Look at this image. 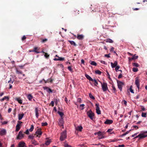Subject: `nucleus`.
Returning <instances> with one entry per match:
<instances>
[{
	"label": "nucleus",
	"mask_w": 147,
	"mask_h": 147,
	"mask_svg": "<svg viewBox=\"0 0 147 147\" xmlns=\"http://www.w3.org/2000/svg\"><path fill=\"white\" fill-rule=\"evenodd\" d=\"M95 73L96 74H98L99 75H101V72L98 70H96L95 71Z\"/></svg>",
	"instance_id": "nucleus-38"
},
{
	"label": "nucleus",
	"mask_w": 147,
	"mask_h": 147,
	"mask_svg": "<svg viewBox=\"0 0 147 147\" xmlns=\"http://www.w3.org/2000/svg\"><path fill=\"white\" fill-rule=\"evenodd\" d=\"M111 65L112 67V68H114L117 66V62L116 61L114 63H113L112 62H111Z\"/></svg>",
	"instance_id": "nucleus-16"
},
{
	"label": "nucleus",
	"mask_w": 147,
	"mask_h": 147,
	"mask_svg": "<svg viewBox=\"0 0 147 147\" xmlns=\"http://www.w3.org/2000/svg\"><path fill=\"white\" fill-rule=\"evenodd\" d=\"M34 129V126L33 125H31V127L30 128V129L29 130V131H30L31 132L33 131Z\"/></svg>",
	"instance_id": "nucleus-44"
},
{
	"label": "nucleus",
	"mask_w": 147,
	"mask_h": 147,
	"mask_svg": "<svg viewBox=\"0 0 147 147\" xmlns=\"http://www.w3.org/2000/svg\"><path fill=\"white\" fill-rule=\"evenodd\" d=\"M132 86H131L129 88V90L132 93H134V91L132 89Z\"/></svg>",
	"instance_id": "nucleus-52"
},
{
	"label": "nucleus",
	"mask_w": 147,
	"mask_h": 147,
	"mask_svg": "<svg viewBox=\"0 0 147 147\" xmlns=\"http://www.w3.org/2000/svg\"><path fill=\"white\" fill-rule=\"evenodd\" d=\"M132 64L134 66L138 67L139 66V65L136 63H133Z\"/></svg>",
	"instance_id": "nucleus-42"
},
{
	"label": "nucleus",
	"mask_w": 147,
	"mask_h": 147,
	"mask_svg": "<svg viewBox=\"0 0 147 147\" xmlns=\"http://www.w3.org/2000/svg\"><path fill=\"white\" fill-rule=\"evenodd\" d=\"M67 68L69 71H71V72L72 71L73 69H72L71 66H68V67Z\"/></svg>",
	"instance_id": "nucleus-53"
},
{
	"label": "nucleus",
	"mask_w": 147,
	"mask_h": 147,
	"mask_svg": "<svg viewBox=\"0 0 147 147\" xmlns=\"http://www.w3.org/2000/svg\"><path fill=\"white\" fill-rule=\"evenodd\" d=\"M15 99L18 101L19 103L20 104H22V100L20 98H16Z\"/></svg>",
	"instance_id": "nucleus-22"
},
{
	"label": "nucleus",
	"mask_w": 147,
	"mask_h": 147,
	"mask_svg": "<svg viewBox=\"0 0 147 147\" xmlns=\"http://www.w3.org/2000/svg\"><path fill=\"white\" fill-rule=\"evenodd\" d=\"M34 135L33 134L31 135H30L28 136V138L29 139H31L32 140H34Z\"/></svg>",
	"instance_id": "nucleus-32"
},
{
	"label": "nucleus",
	"mask_w": 147,
	"mask_h": 147,
	"mask_svg": "<svg viewBox=\"0 0 147 147\" xmlns=\"http://www.w3.org/2000/svg\"><path fill=\"white\" fill-rule=\"evenodd\" d=\"M87 114L88 116L91 119H93V117L94 116V114L92 111L91 110H90L89 111L87 112Z\"/></svg>",
	"instance_id": "nucleus-3"
},
{
	"label": "nucleus",
	"mask_w": 147,
	"mask_h": 147,
	"mask_svg": "<svg viewBox=\"0 0 147 147\" xmlns=\"http://www.w3.org/2000/svg\"><path fill=\"white\" fill-rule=\"evenodd\" d=\"M84 104H81L80 105V107H82L81 109L82 110H83L84 109Z\"/></svg>",
	"instance_id": "nucleus-48"
},
{
	"label": "nucleus",
	"mask_w": 147,
	"mask_h": 147,
	"mask_svg": "<svg viewBox=\"0 0 147 147\" xmlns=\"http://www.w3.org/2000/svg\"><path fill=\"white\" fill-rule=\"evenodd\" d=\"M85 76L88 79L89 81H93V79L88 75L85 74Z\"/></svg>",
	"instance_id": "nucleus-20"
},
{
	"label": "nucleus",
	"mask_w": 147,
	"mask_h": 147,
	"mask_svg": "<svg viewBox=\"0 0 147 147\" xmlns=\"http://www.w3.org/2000/svg\"><path fill=\"white\" fill-rule=\"evenodd\" d=\"M26 38L25 36H23L22 38V41L26 39Z\"/></svg>",
	"instance_id": "nucleus-60"
},
{
	"label": "nucleus",
	"mask_w": 147,
	"mask_h": 147,
	"mask_svg": "<svg viewBox=\"0 0 147 147\" xmlns=\"http://www.w3.org/2000/svg\"><path fill=\"white\" fill-rule=\"evenodd\" d=\"M51 105V106L52 107H53L54 106V102L53 101H51V103H50V105Z\"/></svg>",
	"instance_id": "nucleus-59"
},
{
	"label": "nucleus",
	"mask_w": 147,
	"mask_h": 147,
	"mask_svg": "<svg viewBox=\"0 0 147 147\" xmlns=\"http://www.w3.org/2000/svg\"><path fill=\"white\" fill-rule=\"evenodd\" d=\"M106 72H107V75L108 76V78L109 79H111V78H110V76L109 74V73H108V71H106Z\"/></svg>",
	"instance_id": "nucleus-57"
},
{
	"label": "nucleus",
	"mask_w": 147,
	"mask_h": 147,
	"mask_svg": "<svg viewBox=\"0 0 147 147\" xmlns=\"http://www.w3.org/2000/svg\"><path fill=\"white\" fill-rule=\"evenodd\" d=\"M54 101L55 102L56 105H57L58 102L59 101V100L58 98H55L54 99Z\"/></svg>",
	"instance_id": "nucleus-39"
},
{
	"label": "nucleus",
	"mask_w": 147,
	"mask_h": 147,
	"mask_svg": "<svg viewBox=\"0 0 147 147\" xmlns=\"http://www.w3.org/2000/svg\"><path fill=\"white\" fill-rule=\"evenodd\" d=\"M39 48L37 47H35L33 49V51L37 53H40L38 51L39 49Z\"/></svg>",
	"instance_id": "nucleus-15"
},
{
	"label": "nucleus",
	"mask_w": 147,
	"mask_h": 147,
	"mask_svg": "<svg viewBox=\"0 0 147 147\" xmlns=\"http://www.w3.org/2000/svg\"><path fill=\"white\" fill-rule=\"evenodd\" d=\"M63 120L62 118H61V119H60L59 120V125L61 126H63Z\"/></svg>",
	"instance_id": "nucleus-27"
},
{
	"label": "nucleus",
	"mask_w": 147,
	"mask_h": 147,
	"mask_svg": "<svg viewBox=\"0 0 147 147\" xmlns=\"http://www.w3.org/2000/svg\"><path fill=\"white\" fill-rule=\"evenodd\" d=\"M94 134L95 135H98L99 136H102L103 134V133L101 132L100 131H99L98 132H95L94 133Z\"/></svg>",
	"instance_id": "nucleus-21"
},
{
	"label": "nucleus",
	"mask_w": 147,
	"mask_h": 147,
	"mask_svg": "<svg viewBox=\"0 0 147 147\" xmlns=\"http://www.w3.org/2000/svg\"><path fill=\"white\" fill-rule=\"evenodd\" d=\"M92 81L93 82H94V85L95 86H97V85L98 84V82L95 79H93V81Z\"/></svg>",
	"instance_id": "nucleus-30"
},
{
	"label": "nucleus",
	"mask_w": 147,
	"mask_h": 147,
	"mask_svg": "<svg viewBox=\"0 0 147 147\" xmlns=\"http://www.w3.org/2000/svg\"><path fill=\"white\" fill-rule=\"evenodd\" d=\"M83 129V127H82L80 125V126H78L77 128L76 129L77 130L80 131H82V129Z\"/></svg>",
	"instance_id": "nucleus-24"
},
{
	"label": "nucleus",
	"mask_w": 147,
	"mask_h": 147,
	"mask_svg": "<svg viewBox=\"0 0 147 147\" xmlns=\"http://www.w3.org/2000/svg\"><path fill=\"white\" fill-rule=\"evenodd\" d=\"M16 131H18L20 129V124H17L16 126Z\"/></svg>",
	"instance_id": "nucleus-28"
},
{
	"label": "nucleus",
	"mask_w": 147,
	"mask_h": 147,
	"mask_svg": "<svg viewBox=\"0 0 147 147\" xmlns=\"http://www.w3.org/2000/svg\"><path fill=\"white\" fill-rule=\"evenodd\" d=\"M27 97L28 100L30 101H31L33 98V96L31 94H28L27 96Z\"/></svg>",
	"instance_id": "nucleus-26"
},
{
	"label": "nucleus",
	"mask_w": 147,
	"mask_h": 147,
	"mask_svg": "<svg viewBox=\"0 0 147 147\" xmlns=\"http://www.w3.org/2000/svg\"><path fill=\"white\" fill-rule=\"evenodd\" d=\"M101 84L102 89L103 92H105L107 90H109L108 87H107V84L106 83L103 82V83H101L100 81H99Z\"/></svg>",
	"instance_id": "nucleus-1"
},
{
	"label": "nucleus",
	"mask_w": 147,
	"mask_h": 147,
	"mask_svg": "<svg viewBox=\"0 0 147 147\" xmlns=\"http://www.w3.org/2000/svg\"><path fill=\"white\" fill-rule=\"evenodd\" d=\"M146 113L142 112V116L143 117H146Z\"/></svg>",
	"instance_id": "nucleus-46"
},
{
	"label": "nucleus",
	"mask_w": 147,
	"mask_h": 147,
	"mask_svg": "<svg viewBox=\"0 0 147 147\" xmlns=\"http://www.w3.org/2000/svg\"><path fill=\"white\" fill-rule=\"evenodd\" d=\"M89 96L90 98L94 100L95 99L94 97L92 95L91 93L89 94Z\"/></svg>",
	"instance_id": "nucleus-43"
},
{
	"label": "nucleus",
	"mask_w": 147,
	"mask_h": 147,
	"mask_svg": "<svg viewBox=\"0 0 147 147\" xmlns=\"http://www.w3.org/2000/svg\"><path fill=\"white\" fill-rule=\"evenodd\" d=\"M9 99V97L8 96H4V97L2 99H0V100L1 102H3L5 99H7L8 100Z\"/></svg>",
	"instance_id": "nucleus-31"
},
{
	"label": "nucleus",
	"mask_w": 147,
	"mask_h": 147,
	"mask_svg": "<svg viewBox=\"0 0 147 147\" xmlns=\"http://www.w3.org/2000/svg\"><path fill=\"white\" fill-rule=\"evenodd\" d=\"M122 77V75L121 74H120L118 76V78L120 79Z\"/></svg>",
	"instance_id": "nucleus-61"
},
{
	"label": "nucleus",
	"mask_w": 147,
	"mask_h": 147,
	"mask_svg": "<svg viewBox=\"0 0 147 147\" xmlns=\"http://www.w3.org/2000/svg\"><path fill=\"white\" fill-rule=\"evenodd\" d=\"M18 147H26V143L23 142H20L18 144Z\"/></svg>",
	"instance_id": "nucleus-10"
},
{
	"label": "nucleus",
	"mask_w": 147,
	"mask_h": 147,
	"mask_svg": "<svg viewBox=\"0 0 147 147\" xmlns=\"http://www.w3.org/2000/svg\"><path fill=\"white\" fill-rule=\"evenodd\" d=\"M147 137V135H145L144 134H140L138 136L135 137L134 138H139V139L144 138Z\"/></svg>",
	"instance_id": "nucleus-7"
},
{
	"label": "nucleus",
	"mask_w": 147,
	"mask_h": 147,
	"mask_svg": "<svg viewBox=\"0 0 147 147\" xmlns=\"http://www.w3.org/2000/svg\"><path fill=\"white\" fill-rule=\"evenodd\" d=\"M24 134L23 133V131H20L19 132L16 139L18 140H21L24 137Z\"/></svg>",
	"instance_id": "nucleus-5"
},
{
	"label": "nucleus",
	"mask_w": 147,
	"mask_h": 147,
	"mask_svg": "<svg viewBox=\"0 0 147 147\" xmlns=\"http://www.w3.org/2000/svg\"><path fill=\"white\" fill-rule=\"evenodd\" d=\"M113 121L111 120L107 119L105 122L104 123L105 124H110L113 123Z\"/></svg>",
	"instance_id": "nucleus-12"
},
{
	"label": "nucleus",
	"mask_w": 147,
	"mask_h": 147,
	"mask_svg": "<svg viewBox=\"0 0 147 147\" xmlns=\"http://www.w3.org/2000/svg\"><path fill=\"white\" fill-rule=\"evenodd\" d=\"M133 71L134 72H136L138 71V69L136 67H133L132 69Z\"/></svg>",
	"instance_id": "nucleus-47"
},
{
	"label": "nucleus",
	"mask_w": 147,
	"mask_h": 147,
	"mask_svg": "<svg viewBox=\"0 0 147 147\" xmlns=\"http://www.w3.org/2000/svg\"><path fill=\"white\" fill-rule=\"evenodd\" d=\"M58 58H55L54 59V60L55 61H63L64 60V58L63 57H58Z\"/></svg>",
	"instance_id": "nucleus-18"
},
{
	"label": "nucleus",
	"mask_w": 147,
	"mask_h": 147,
	"mask_svg": "<svg viewBox=\"0 0 147 147\" xmlns=\"http://www.w3.org/2000/svg\"><path fill=\"white\" fill-rule=\"evenodd\" d=\"M140 81L138 77H136L135 78V84L137 87L138 89L140 88Z\"/></svg>",
	"instance_id": "nucleus-6"
},
{
	"label": "nucleus",
	"mask_w": 147,
	"mask_h": 147,
	"mask_svg": "<svg viewBox=\"0 0 147 147\" xmlns=\"http://www.w3.org/2000/svg\"><path fill=\"white\" fill-rule=\"evenodd\" d=\"M24 115V114L23 113L22 114H20L18 115V119L19 120H21L23 117Z\"/></svg>",
	"instance_id": "nucleus-23"
},
{
	"label": "nucleus",
	"mask_w": 147,
	"mask_h": 147,
	"mask_svg": "<svg viewBox=\"0 0 147 147\" xmlns=\"http://www.w3.org/2000/svg\"><path fill=\"white\" fill-rule=\"evenodd\" d=\"M48 40L47 39L45 38L44 39H43L42 40V41H41V42L42 43H45Z\"/></svg>",
	"instance_id": "nucleus-45"
},
{
	"label": "nucleus",
	"mask_w": 147,
	"mask_h": 147,
	"mask_svg": "<svg viewBox=\"0 0 147 147\" xmlns=\"http://www.w3.org/2000/svg\"><path fill=\"white\" fill-rule=\"evenodd\" d=\"M48 125L47 123L46 122L45 123H42V126H46Z\"/></svg>",
	"instance_id": "nucleus-50"
},
{
	"label": "nucleus",
	"mask_w": 147,
	"mask_h": 147,
	"mask_svg": "<svg viewBox=\"0 0 147 147\" xmlns=\"http://www.w3.org/2000/svg\"><path fill=\"white\" fill-rule=\"evenodd\" d=\"M57 113L60 116L61 118H62V117L64 115V114L63 112H60L59 111H58Z\"/></svg>",
	"instance_id": "nucleus-33"
},
{
	"label": "nucleus",
	"mask_w": 147,
	"mask_h": 147,
	"mask_svg": "<svg viewBox=\"0 0 147 147\" xmlns=\"http://www.w3.org/2000/svg\"><path fill=\"white\" fill-rule=\"evenodd\" d=\"M64 147H71V146L66 143L64 144Z\"/></svg>",
	"instance_id": "nucleus-55"
},
{
	"label": "nucleus",
	"mask_w": 147,
	"mask_h": 147,
	"mask_svg": "<svg viewBox=\"0 0 147 147\" xmlns=\"http://www.w3.org/2000/svg\"><path fill=\"white\" fill-rule=\"evenodd\" d=\"M90 64L91 65L96 66L97 65V63L94 61H91L90 63Z\"/></svg>",
	"instance_id": "nucleus-36"
},
{
	"label": "nucleus",
	"mask_w": 147,
	"mask_h": 147,
	"mask_svg": "<svg viewBox=\"0 0 147 147\" xmlns=\"http://www.w3.org/2000/svg\"><path fill=\"white\" fill-rule=\"evenodd\" d=\"M68 42H69L72 45H73L75 46H76L77 45L76 44L75 42L73 41L68 40Z\"/></svg>",
	"instance_id": "nucleus-25"
},
{
	"label": "nucleus",
	"mask_w": 147,
	"mask_h": 147,
	"mask_svg": "<svg viewBox=\"0 0 147 147\" xmlns=\"http://www.w3.org/2000/svg\"><path fill=\"white\" fill-rule=\"evenodd\" d=\"M35 115L36 117L38 118L39 116L38 115V107H36L35 109Z\"/></svg>",
	"instance_id": "nucleus-17"
},
{
	"label": "nucleus",
	"mask_w": 147,
	"mask_h": 147,
	"mask_svg": "<svg viewBox=\"0 0 147 147\" xmlns=\"http://www.w3.org/2000/svg\"><path fill=\"white\" fill-rule=\"evenodd\" d=\"M120 68V67L119 66L117 65L116 67H115V70L116 71H117V70L119 69Z\"/></svg>",
	"instance_id": "nucleus-54"
},
{
	"label": "nucleus",
	"mask_w": 147,
	"mask_h": 147,
	"mask_svg": "<svg viewBox=\"0 0 147 147\" xmlns=\"http://www.w3.org/2000/svg\"><path fill=\"white\" fill-rule=\"evenodd\" d=\"M84 38V36L82 34H77V38L80 40H82Z\"/></svg>",
	"instance_id": "nucleus-11"
},
{
	"label": "nucleus",
	"mask_w": 147,
	"mask_h": 147,
	"mask_svg": "<svg viewBox=\"0 0 147 147\" xmlns=\"http://www.w3.org/2000/svg\"><path fill=\"white\" fill-rule=\"evenodd\" d=\"M50 142L51 141L50 140H47L46 142L45 143V144L47 145H48L50 144Z\"/></svg>",
	"instance_id": "nucleus-49"
},
{
	"label": "nucleus",
	"mask_w": 147,
	"mask_h": 147,
	"mask_svg": "<svg viewBox=\"0 0 147 147\" xmlns=\"http://www.w3.org/2000/svg\"><path fill=\"white\" fill-rule=\"evenodd\" d=\"M82 101L81 99L80 98H78L77 99V102L80 103Z\"/></svg>",
	"instance_id": "nucleus-63"
},
{
	"label": "nucleus",
	"mask_w": 147,
	"mask_h": 147,
	"mask_svg": "<svg viewBox=\"0 0 147 147\" xmlns=\"http://www.w3.org/2000/svg\"><path fill=\"white\" fill-rule=\"evenodd\" d=\"M44 56L47 59L49 58V55L47 53H45Z\"/></svg>",
	"instance_id": "nucleus-40"
},
{
	"label": "nucleus",
	"mask_w": 147,
	"mask_h": 147,
	"mask_svg": "<svg viewBox=\"0 0 147 147\" xmlns=\"http://www.w3.org/2000/svg\"><path fill=\"white\" fill-rule=\"evenodd\" d=\"M11 110H12V109L10 108H9L8 109V112L9 113H10V112L11 111Z\"/></svg>",
	"instance_id": "nucleus-64"
},
{
	"label": "nucleus",
	"mask_w": 147,
	"mask_h": 147,
	"mask_svg": "<svg viewBox=\"0 0 147 147\" xmlns=\"http://www.w3.org/2000/svg\"><path fill=\"white\" fill-rule=\"evenodd\" d=\"M112 88L113 90V93H116L117 90L115 87L113 85L112 86Z\"/></svg>",
	"instance_id": "nucleus-41"
},
{
	"label": "nucleus",
	"mask_w": 147,
	"mask_h": 147,
	"mask_svg": "<svg viewBox=\"0 0 147 147\" xmlns=\"http://www.w3.org/2000/svg\"><path fill=\"white\" fill-rule=\"evenodd\" d=\"M67 133L66 130L63 131L61 134L60 140L61 141H63L67 138Z\"/></svg>",
	"instance_id": "nucleus-2"
},
{
	"label": "nucleus",
	"mask_w": 147,
	"mask_h": 147,
	"mask_svg": "<svg viewBox=\"0 0 147 147\" xmlns=\"http://www.w3.org/2000/svg\"><path fill=\"white\" fill-rule=\"evenodd\" d=\"M100 62L102 63V64H105V65H107V63L104 61H100Z\"/></svg>",
	"instance_id": "nucleus-58"
},
{
	"label": "nucleus",
	"mask_w": 147,
	"mask_h": 147,
	"mask_svg": "<svg viewBox=\"0 0 147 147\" xmlns=\"http://www.w3.org/2000/svg\"><path fill=\"white\" fill-rule=\"evenodd\" d=\"M117 83L118 88L119 89L120 91H121L123 86L124 85L123 82L121 81H119L117 80Z\"/></svg>",
	"instance_id": "nucleus-4"
},
{
	"label": "nucleus",
	"mask_w": 147,
	"mask_h": 147,
	"mask_svg": "<svg viewBox=\"0 0 147 147\" xmlns=\"http://www.w3.org/2000/svg\"><path fill=\"white\" fill-rule=\"evenodd\" d=\"M42 134V132L41 131V129L40 128L38 129L37 130L35 134L36 135V137H38V135L41 136Z\"/></svg>",
	"instance_id": "nucleus-9"
},
{
	"label": "nucleus",
	"mask_w": 147,
	"mask_h": 147,
	"mask_svg": "<svg viewBox=\"0 0 147 147\" xmlns=\"http://www.w3.org/2000/svg\"><path fill=\"white\" fill-rule=\"evenodd\" d=\"M95 106L96 107V113L98 115H100L101 114V111L100 110L99 107V105L98 104H96Z\"/></svg>",
	"instance_id": "nucleus-8"
},
{
	"label": "nucleus",
	"mask_w": 147,
	"mask_h": 147,
	"mask_svg": "<svg viewBox=\"0 0 147 147\" xmlns=\"http://www.w3.org/2000/svg\"><path fill=\"white\" fill-rule=\"evenodd\" d=\"M31 142L32 144H34L35 146L38 145V143L35 140H32Z\"/></svg>",
	"instance_id": "nucleus-19"
},
{
	"label": "nucleus",
	"mask_w": 147,
	"mask_h": 147,
	"mask_svg": "<svg viewBox=\"0 0 147 147\" xmlns=\"http://www.w3.org/2000/svg\"><path fill=\"white\" fill-rule=\"evenodd\" d=\"M16 73L17 74H22V72L21 71L18 70V69L17 68L16 69Z\"/></svg>",
	"instance_id": "nucleus-29"
},
{
	"label": "nucleus",
	"mask_w": 147,
	"mask_h": 147,
	"mask_svg": "<svg viewBox=\"0 0 147 147\" xmlns=\"http://www.w3.org/2000/svg\"><path fill=\"white\" fill-rule=\"evenodd\" d=\"M6 134V130L4 129H3L2 130L0 131V135L3 136Z\"/></svg>",
	"instance_id": "nucleus-14"
},
{
	"label": "nucleus",
	"mask_w": 147,
	"mask_h": 147,
	"mask_svg": "<svg viewBox=\"0 0 147 147\" xmlns=\"http://www.w3.org/2000/svg\"><path fill=\"white\" fill-rule=\"evenodd\" d=\"M8 122L7 121H4L3 122H2V124L4 125L7 124Z\"/></svg>",
	"instance_id": "nucleus-62"
},
{
	"label": "nucleus",
	"mask_w": 147,
	"mask_h": 147,
	"mask_svg": "<svg viewBox=\"0 0 147 147\" xmlns=\"http://www.w3.org/2000/svg\"><path fill=\"white\" fill-rule=\"evenodd\" d=\"M43 88L44 90H47V91L48 92L50 93H52L53 92V91L52 90L49 88L47 86H45L43 87Z\"/></svg>",
	"instance_id": "nucleus-13"
},
{
	"label": "nucleus",
	"mask_w": 147,
	"mask_h": 147,
	"mask_svg": "<svg viewBox=\"0 0 147 147\" xmlns=\"http://www.w3.org/2000/svg\"><path fill=\"white\" fill-rule=\"evenodd\" d=\"M138 56L136 57V58H134V57H131V58H130V57H129V61H131L132 60H133L136 59H137L138 58Z\"/></svg>",
	"instance_id": "nucleus-35"
},
{
	"label": "nucleus",
	"mask_w": 147,
	"mask_h": 147,
	"mask_svg": "<svg viewBox=\"0 0 147 147\" xmlns=\"http://www.w3.org/2000/svg\"><path fill=\"white\" fill-rule=\"evenodd\" d=\"M106 42L112 43L113 42V41L111 39L108 38L107 39Z\"/></svg>",
	"instance_id": "nucleus-34"
},
{
	"label": "nucleus",
	"mask_w": 147,
	"mask_h": 147,
	"mask_svg": "<svg viewBox=\"0 0 147 147\" xmlns=\"http://www.w3.org/2000/svg\"><path fill=\"white\" fill-rule=\"evenodd\" d=\"M131 130H129V131H127L125 133L121 135V136H125V135H126L127 134H128Z\"/></svg>",
	"instance_id": "nucleus-37"
},
{
	"label": "nucleus",
	"mask_w": 147,
	"mask_h": 147,
	"mask_svg": "<svg viewBox=\"0 0 147 147\" xmlns=\"http://www.w3.org/2000/svg\"><path fill=\"white\" fill-rule=\"evenodd\" d=\"M13 82V80L12 81L11 80V78H10V80L8 81V83H11L12 84Z\"/></svg>",
	"instance_id": "nucleus-56"
},
{
	"label": "nucleus",
	"mask_w": 147,
	"mask_h": 147,
	"mask_svg": "<svg viewBox=\"0 0 147 147\" xmlns=\"http://www.w3.org/2000/svg\"><path fill=\"white\" fill-rule=\"evenodd\" d=\"M24 133H25L27 135L29 134H30V133H29L28 129H27V130L26 131L24 132Z\"/></svg>",
	"instance_id": "nucleus-51"
}]
</instances>
